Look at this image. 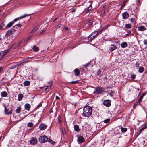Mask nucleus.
Instances as JSON below:
<instances>
[{"label": "nucleus", "instance_id": "37998d69", "mask_svg": "<svg viewBox=\"0 0 147 147\" xmlns=\"http://www.w3.org/2000/svg\"><path fill=\"white\" fill-rule=\"evenodd\" d=\"M96 36V34H95V35H92V36H90V37H90V40H92L93 39L95 38V37Z\"/></svg>", "mask_w": 147, "mask_h": 147}, {"label": "nucleus", "instance_id": "f8f14e48", "mask_svg": "<svg viewBox=\"0 0 147 147\" xmlns=\"http://www.w3.org/2000/svg\"><path fill=\"white\" fill-rule=\"evenodd\" d=\"M47 127V126L45 124L42 123L40 125L39 128L40 130H44Z\"/></svg>", "mask_w": 147, "mask_h": 147}, {"label": "nucleus", "instance_id": "ddd939ff", "mask_svg": "<svg viewBox=\"0 0 147 147\" xmlns=\"http://www.w3.org/2000/svg\"><path fill=\"white\" fill-rule=\"evenodd\" d=\"M117 49V47L113 44H112L110 47L109 50L111 52L113 51L114 50Z\"/></svg>", "mask_w": 147, "mask_h": 147}, {"label": "nucleus", "instance_id": "49530a36", "mask_svg": "<svg viewBox=\"0 0 147 147\" xmlns=\"http://www.w3.org/2000/svg\"><path fill=\"white\" fill-rule=\"evenodd\" d=\"M32 37V36H29L25 40V41L26 42L28 40H30Z\"/></svg>", "mask_w": 147, "mask_h": 147}, {"label": "nucleus", "instance_id": "603ef678", "mask_svg": "<svg viewBox=\"0 0 147 147\" xmlns=\"http://www.w3.org/2000/svg\"><path fill=\"white\" fill-rule=\"evenodd\" d=\"M38 29V28L35 27L32 30L31 32H35L36 30H37Z\"/></svg>", "mask_w": 147, "mask_h": 147}, {"label": "nucleus", "instance_id": "9b49d317", "mask_svg": "<svg viewBox=\"0 0 147 147\" xmlns=\"http://www.w3.org/2000/svg\"><path fill=\"white\" fill-rule=\"evenodd\" d=\"M138 30L139 31H143L146 30V28L144 26H140L138 27Z\"/></svg>", "mask_w": 147, "mask_h": 147}, {"label": "nucleus", "instance_id": "a19ab883", "mask_svg": "<svg viewBox=\"0 0 147 147\" xmlns=\"http://www.w3.org/2000/svg\"><path fill=\"white\" fill-rule=\"evenodd\" d=\"M5 26L4 22L3 21L1 24L0 25V29H2L3 28V27Z\"/></svg>", "mask_w": 147, "mask_h": 147}, {"label": "nucleus", "instance_id": "58836bf2", "mask_svg": "<svg viewBox=\"0 0 147 147\" xmlns=\"http://www.w3.org/2000/svg\"><path fill=\"white\" fill-rule=\"evenodd\" d=\"M145 128H144V127L142 128L141 129H140L139 130L138 134V135H139L142 132V131H143L144 129H145Z\"/></svg>", "mask_w": 147, "mask_h": 147}, {"label": "nucleus", "instance_id": "052dcab7", "mask_svg": "<svg viewBox=\"0 0 147 147\" xmlns=\"http://www.w3.org/2000/svg\"><path fill=\"white\" fill-rule=\"evenodd\" d=\"M130 30H128L127 31V33L126 34V35H128L129 34H130L131 33Z\"/></svg>", "mask_w": 147, "mask_h": 147}, {"label": "nucleus", "instance_id": "e433bc0d", "mask_svg": "<svg viewBox=\"0 0 147 147\" xmlns=\"http://www.w3.org/2000/svg\"><path fill=\"white\" fill-rule=\"evenodd\" d=\"M125 27L128 29L130 28L131 27V25L129 24H126L125 25Z\"/></svg>", "mask_w": 147, "mask_h": 147}, {"label": "nucleus", "instance_id": "a878e982", "mask_svg": "<svg viewBox=\"0 0 147 147\" xmlns=\"http://www.w3.org/2000/svg\"><path fill=\"white\" fill-rule=\"evenodd\" d=\"M101 26L100 24L98 23H96L95 24V27L97 30L99 29Z\"/></svg>", "mask_w": 147, "mask_h": 147}, {"label": "nucleus", "instance_id": "20e7f679", "mask_svg": "<svg viewBox=\"0 0 147 147\" xmlns=\"http://www.w3.org/2000/svg\"><path fill=\"white\" fill-rule=\"evenodd\" d=\"M111 100L109 99L105 100L103 104L105 106L109 107L111 105Z\"/></svg>", "mask_w": 147, "mask_h": 147}, {"label": "nucleus", "instance_id": "7c9ffc66", "mask_svg": "<svg viewBox=\"0 0 147 147\" xmlns=\"http://www.w3.org/2000/svg\"><path fill=\"white\" fill-rule=\"evenodd\" d=\"M61 131L63 135H65L66 134V132L64 128H62L61 129Z\"/></svg>", "mask_w": 147, "mask_h": 147}, {"label": "nucleus", "instance_id": "13d9d810", "mask_svg": "<svg viewBox=\"0 0 147 147\" xmlns=\"http://www.w3.org/2000/svg\"><path fill=\"white\" fill-rule=\"evenodd\" d=\"M22 26V24H17L16 25H15L14 26V27H16L17 26H18V27H21Z\"/></svg>", "mask_w": 147, "mask_h": 147}, {"label": "nucleus", "instance_id": "f257e3e1", "mask_svg": "<svg viewBox=\"0 0 147 147\" xmlns=\"http://www.w3.org/2000/svg\"><path fill=\"white\" fill-rule=\"evenodd\" d=\"M92 110L91 107L86 106L84 107L83 109L82 115L85 117H88L92 114Z\"/></svg>", "mask_w": 147, "mask_h": 147}, {"label": "nucleus", "instance_id": "1a4fd4ad", "mask_svg": "<svg viewBox=\"0 0 147 147\" xmlns=\"http://www.w3.org/2000/svg\"><path fill=\"white\" fill-rule=\"evenodd\" d=\"M37 142V139L36 137H32L30 141V144L31 145H34Z\"/></svg>", "mask_w": 147, "mask_h": 147}, {"label": "nucleus", "instance_id": "79ce46f5", "mask_svg": "<svg viewBox=\"0 0 147 147\" xmlns=\"http://www.w3.org/2000/svg\"><path fill=\"white\" fill-rule=\"evenodd\" d=\"M28 16V15H27V14H25L22 16H20V17L19 18H20V19H22L23 18H25V17L27 16Z\"/></svg>", "mask_w": 147, "mask_h": 147}, {"label": "nucleus", "instance_id": "6e6552de", "mask_svg": "<svg viewBox=\"0 0 147 147\" xmlns=\"http://www.w3.org/2000/svg\"><path fill=\"white\" fill-rule=\"evenodd\" d=\"M10 51V49H7L1 51L0 53V55L2 57H3L6 54Z\"/></svg>", "mask_w": 147, "mask_h": 147}, {"label": "nucleus", "instance_id": "2f4dec72", "mask_svg": "<svg viewBox=\"0 0 147 147\" xmlns=\"http://www.w3.org/2000/svg\"><path fill=\"white\" fill-rule=\"evenodd\" d=\"M145 94H146V93H143L142 94V96H141L139 98V99L138 100V102H140L141 101V100H142V99L144 96L145 95Z\"/></svg>", "mask_w": 147, "mask_h": 147}, {"label": "nucleus", "instance_id": "a211bd4d", "mask_svg": "<svg viewBox=\"0 0 147 147\" xmlns=\"http://www.w3.org/2000/svg\"><path fill=\"white\" fill-rule=\"evenodd\" d=\"M30 105L28 103L25 104L24 105L25 109L28 111L30 109Z\"/></svg>", "mask_w": 147, "mask_h": 147}, {"label": "nucleus", "instance_id": "a18cd8bd", "mask_svg": "<svg viewBox=\"0 0 147 147\" xmlns=\"http://www.w3.org/2000/svg\"><path fill=\"white\" fill-rule=\"evenodd\" d=\"M95 32H97V33L96 34V35H98V34L99 33H100L101 32L100 31V30H98V31H94L92 33V34H94V33H95Z\"/></svg>", "mask_w": 147, "mask_h": 147}, {"label": "nucleus", "instance_id": "0e129e2a", "mask_svg": "<svg viewBox=\"0 0 147 147\" xmlns=\"http://www.w3.org/2000/svg\"><path fill=\"white\" fill-rule=\"evenodd\" d=\"M109 26V25L103 27V28L105 30V29H106Z\"/></svg>", "mask_w": 147, "mask_h": 147}, {"label": "nucleus", "instance_id": "e2e57ef3", "mask_svg": "<svg viewBox=\"0 0 147 147\" xmlns=\"http://www.w3.org/2000/svg\"><path fill=\"white\" fill-rule=\"evenodd\" d=\"M55 98L56 100H59L60 99L59 97L58 96H56L55 97Z\"/></svg>", "mask_w": 147, "mask_h": 147}, {"label": "nucleus", "instance_id": "bf43d9fd", "mask_svg": "<svg viewBox=\"0 0 147 147\" xmlns=\"http://www.w3.org/2000/svg\"><path fill=\"white\" fill-rule=\"evenodd\" d=\"M144 43L145 45H147V40H144Z\"/></svg>", "mask_w": 147, "mask_h": 147}, {"label": "nucleus", "instance_id": "69168bd1", "mask_svg": "<svg viewBox=\"0 0 147 147\" xmlns=\"http://www.w3.org/2000/svg\"><path fill=\"white\" fill-rule=\"evenodd\" d=\"M3 70V68L1 67H0V74L1 72V71Z\"/></svg>", "mask_w": 147, "mask_h": 147}, {"label": "nucleus", "instance_id": "ea45409f", "mask_svg": "<svg viewBox=\"0 0 147 147\" xmlns=\"http://www.w3.org/2000/svg\"><path fill=\"white\" fill-rule=\"evenodd\" d=\"M33 123L32 122H30L28 124L27 126L28 127H33Z\"/></svg>", "mask_w": 147, "mask_h": 147}, {"label": "nucleus", "instance_id": "423d86ee", "mask_svg": "<svg viewBox=\"0 0 147 147\" xmlns=\"http://www.w3.org/2000/svg\"><path fill=\"white\" fill-rule=\"evenodd\" d=\"M20 65L19 62L13 63H12V64L10 67L9 69H13Z\"/></svg>", "mask_w": 147, "mask_h": 147}, {"label": "nucleus", "instance_id": "de8ad7c7", "mask_svg": "<svg viewBox=\"0 0 147 147\" xmlns=\"http://www.w3.org/2000/svg\"><path fill=\"white\" fill-rule=\"evenodd\" d=\"M45 30H43L41 32H40V35H42L43 34H45Z\"/></svg>", "mask_w": 147, "mask_h": 147}, {"label": "nucleus", "instance_id": "412c9836", "mask_svg": "<svg viewBox=\"0 0 147 147\" xmlns=\"http://www.w3.org/2000/svg\"><path fill=\"white\" fill-rule=\"evenodd\" d=\"M24 97L23 95L22 94H20L18 95V99L19 101H21L23 98Z\"/></svg>", "mask_w": 147, "mask_h": 147}, {"label": "nucleus", "instance_id": "c756f323", "mask_svg": "<svg viewBox=\"0 0 147 147\" xmlns=\"http://www.w3.org/2000/svg\"><path fill=\"white\" fill-rule=\"evenodd\" d=\"M21 107H19L15 111L16 113H18V114L20 113L21 111Z\"/></svg>", "mask_w": 147, "mask_h": 147}, {"label": "nucleus", "instance_id": "5fc2aeb1", "mask_svg": "<svg viewBox=\"0 0 147 147\" xmlns=\"http://www.w3.org/2000/svg\"><path fill=\"white\" fill-rule=\"evenodd\" d=\"M78 82V80H77L76 81H71L70 82V83L73 84H76Z\"/></svg>", "mask_w": 147, "mask_h": 147}, {"label": "nucleus", "instance_id": "c03bdc74", "mask_svg": "<svg viewBox=\"0 0 147 147\" xmlns=\"http://www.w3.org/2000/svg\"><path fill=\"white\" fill-rule=\"evenodd\" d=\"M110 121V119H107L103 121L104 123H108Z\"/></svg>", "mask_w": 147, "mask_h": 147}, {"label": "nucleus", "instance_id": "8fccbe9b", "mask_svg": "<svg viewBox=\"0 0 147 147\" xmlns=\"http://www.w3.org/2000/svg\"><path fill=\"white\" fill-rule=\"evenodd\" d=\"M42 102H41L40 103V104L38 105V106H37L36 108L37 109L38 108L40 107H41L42 105Z\"/></svg>", "mask_w": 147, "mask_h": 147}, {"label": "nucleus", "instance_id": "cd10ccee", "mask_svg": "<svg viewBox=\"0 0 147 147\" xmlns=\"http://www.w3.org/2000/svg\"><path fill=\"white\" fill-rule=\"evenodd\" d=\"M14 24V22L12 21L8 23L6 26V27L10 28Z\"/></svg>", "mask_w": 147, "mask_h": 147}, {"label": "nucleus", "instance_id": "5701e85b", "mask_svg": "<svg viewBox=\"0 0 147 147\" xmlns=\"http://www.w3.org/2000/svg\"><path fill=\"white\" fill-rule=\"evenodd\" d=\"M8 94L7 92L6 91H3L1 93V95L3 97H6L7 96Z\"/></svg>", "mask_w": 147, "mask_h": 147}, {"label": "nucleus", "instance_id": "b1692460", "mask_svg": "<svg viewBox=\"0 0 147 147\" xmlns=\"http://www.w3.org/2000/svg\"><path fill=\"white\" fill-rule=\"evenodd\" d=\"M115 93V91L111 90L109 94L111 97H113L114 96Z\"/></svg>", "mask_w": 147, "mask_h": 147}, {"label": "nucleus", "instance_id": "4d7b16f0", "mask_svg": "<svg viewBox=\"0 0 147 147\" xmlns=\"http://www.w3.org/2000/svg\"><path fill=\"white\" fill-rule=\"evenodd\" d=\"M30 117H31L32 118H34L35 117V115L34 114L33 115H30Z\"/></svg>", "mask_w": 147, "mask_h": 147}, {"label": "nucleus", "instance_id": "338daca9", "mask_svg": "<svg viewBox=\"0 0 147 147\" xmlns=\"http://www.w3.org/2000/svg\"><path fill=\"white\" fill-rule=\"evenodd\" d=\"M76 11V9H73L71 11V12H75Z\"/></svg>", "mask_w": 147, "mask_h": 147}, {"label": "nucleus", "instance_id": "39448f33", "mask_svg": "<svg viewBox=\"0 0 147 147\" xmlns=\"http://www.w3.org/2000/svg\"><path fill=\"white\" fill-rule=\"evenodd\" d=\"M92 24L93 23L92 21L91 20H89L88 22L87 23L85 24V26H87L86 28V30H87L89 29L90 28L92 27Z\"/></svg>", "mask_w": 147, "mask_h": 147}, {"label": "nucleus", "instance_id": "7ed1b4c3", "mask_svg": "<svg viewBox=\"0 0 147 147\" xmlns=\"http://www.w3.org/2000/svg\"><path fill=\"white\" fill-rule=\"evenodd\" d=\"M48 140L47 137L45 135L40 136L39 138V140L41 143H44Z\"/></svg>", "mask_w": 147, "mask_h": 147}, {"label": "nucleus", "instance_id": "f03ea898", "mask_svg": "<svg viewBox=\"0 0 147 147\" xmlns=\"http://www.w3.org/2000/svg\"><path fill=\"white\" fill-rule=\"evenodd\" d=\"M93 88H94V90L93 93L96 95L99 94L103 95L104 93H106V91L105 90L106 89L105 88L100 86H98Z\"/></svg>", "mask_w": 147, "mask_h": 147}, {"label": "nucleus", "instance_id": "6ab92c4d", "mask_svg": "<svg viewBox=\"0 0 147 147\" xmlns=\"http://www.w3.org/2000/svg\"><path fill=\"white\" fill-rule=\"evenodd\" d=\"M121 47L123 48H125L128 46V44L126 42H123L121 44Z\"/></svg>", "mask_w": 147, "mask_h": 147}, {"label": "nucleus", "instance_id": "c85d7f7f", "mask_svg": "<svg viewBox=\"0 0 147 147\" xmlns=\"http://www.w3.org/2000/svg\"><path fill=\"white\" fill-rule=\"evenodd\" d=\"M13 29H11L10 30H8L6 33V35L8 36L10 34H12V31H13Z\"/></svg>", "mask_w": 147, "mask_h": 147}, {"label": "nucleus", "instance_id": "09e8293b", "mask_svg": "<svg viewBox=\"0 0 147 147\" xmlns=\"http://www.w3.org/2000/svg\"><path fill=\"white\" fill-rule=\"evenodd\" d=\"M20 19V18L19 17L17 18H16L15 19H14L13 20V21H13V22H14V23L15 22H16L18 21Z\"/></svg>", "mask_w": 147, "mask_h": 147}, {"label": "nucleus", "instance_id": "9d476101", "mask_svg": "<svg viewBox=\"0 0 147 147\" xmlns=\"http://www.w3.org/2000/svg\"><path fill=\"white\" fill-rule=\"evenodd\" d=\"M77 140L79 143H82L84 142L85 140L83 137L80 136L78 137Z\"/></svg>", "mask_w": 147, "mask_h": 147}, {"label": "nucleus", "instance_id": "f704fd0d", "mask_svg": "<svg viewBox=\"0 0 147 147\" xmlns=\"http://www.w3.org/2000/svg\"><path fill=\"white\" fill-rule=\"evenodd\" d=\"M26 61H27V60H26V59H23V60H22L20 61H19V62L20 65L21 64H23L24 63L26 62Z\"/></svg>", "mask_w": 147, "mask_h": 147}, {"label": "nucleus", "instance_id": "4c0bfd02", "mask_svg": "<svg viewBox=\"0 0 147 147\" xmlns=\"http://www.w3.org/2000/svg\"><path fill=\"white\" fill-rule=\"evenodd\" d=\"M91 65L90 62H88L86 64L84 65V66L85 68H86L88 67L90 65Z\"/></svg>", "mask_w": 147, "mask_h": 147}, {"label": "nucleus", "instance_id": "0eeeda50", "mask_svg": "<svg viewBox=\"0 0 147 147\" xmlns=\"http://www.w3.org/2000/svg\"><path fill=\"white\" fill-rule=\"evenodd\" d=\"M4 112L7 115H9L11 114L12 113V109H11L10 111H9V109H8L6 107L5 105H4Z\"/></svg>", "mask_w": 147, "mask_h": 147}, {"label": "nucleus", "instance_id": "473e14b6", "mask_svg": "<svg viewBox=\"0 0 147 147\" xmlns=\"http://www.w3.org/2000/svg\"><path fill=\"white\" fill-rule=\"evenodd\" d=\"M144 70V68L143 67H140L139 68L138 71L140 73H142Z\"/></svg>", "mask_w": 147, "mask_h": 147}, {"label": "nucleus", "instance_id": "2eb2a0df", "mask_svg": "<svg viewBox=\"0 0 147 147\" xmlns=\"http://www.w3.org/2000/svg\"><path fill=\"white\" fill-rule=\"evenodd\" d=\"M92 9V5H90L87 8V9H86V10L85 11V13H89L90 11Z\"/></svg>", "mask_w": 147, "mask_h": 147}, {"label": "nucleus", "instance_id": "393cba45", "mask_svg": "<svg viewBox=\"0 0 147 147\" xmlns=\"http://www.w3.org/2000/svg\"><path fill=\"white\" fill-rule=\"evenodd\" d=\"M120 129L121 131L123 133H125L127 130V128H123L122 126L120 127Z\"/></svg>", "mask_w": 147, "mask_h": 147}, {"label": "nucleus", "instance_id": "4468645a", "mask_svg": "<svg viewBox=\"0 0 147 147\" xmlns=\"http://www.w3.org/2000/svg\"><path fill=\"white\" fill-rule=\"evenodd\" d=\"M122 16L123 18L124 19H127L129 16L128 13L127 12H125L122 14Z\"/></svg>", "mask_w": 147, "mask_h": 147}, {"label": "nucleus", "instance_id": "aec40b11", "mask_svg": "<svg viewBox=\"0 0 147 147\" xmlns=\"http://www.w3.org/2000/svg\"><path fill=\"white\" fill-rule=\"evenodd\" d=\"M74 71V72L75 75L76 76H78L80 74L79 70L78 68L76 69Z\"/></svg>", "mask_w": 147, "mask_h": 147}, {"label": "nucleus", "instance_id": "774afa93", "mask_svg": "<svg viewBox=\"0 0 147 147\" xmlns=\"http://www.w3.org/2000/svg\"><path fill=\"white\" fill-rule=\"evenodd\" d=\"M144 127L145 129L147 128V123L144 125Z\"/></svg>", "mask_w": 147, "mask_h": 147}, {"label": "nucleus", "instance_id": "680f3d73", "mask_svg": "<svg viewBox=\"0 0 147 147\" xmlns=\"http://www.w3.org/2000/svg\"><path fill=\"white\" fill-rule=\"evenodd\" d=\"M97 73H98V75H100V74L101 73V71H100V70H98V71Z\"/></svg>", "mask_w": 147, "mask_h": 147}, {"label": "nucleus", "instance_id": "f3484780", "mask_svg": "<svg viewBox=\"0 0 147 147\" xmlns=\"http://www.w3.org/2000/svg\"><path fill=\"white\" fill-rule=\"evenodd\" d=\"M52 85V83H51V84L50 85L47 86V88L45 89V92H47L50 90L51 87Z\"/></svg>", "mask_w": 147, "mask_h": 147}, {"label": "nucleus", "instance_id": "864d4df0", "mask_svg": "<svg viewBox=\"0 0 147 147\" xmlns=\"http://www.w3.org/2000/svg\"><path fill=\"white\" fill-rule=\"evenodd\" d=\"M106 89V90H107L106 91L107 92V93L109 94V93L110 92V90H111L110 89H109V87L108 88H105Z\"/></svg>", "mask_w": 147, "mask_h": 147}, {"label": "nucleus", "instance_id": "6e6d98bb", "mask_svg": "<svg viewBox=\"0 0 147 147\" xmlns=\"http://www.w3.org/2000/svg\"><path fill=\"white\" fill-rule=\"evenodd\" d=\"M127 0H124L123 1V3L122 4V5H124V6H125V3H126V2H127Z\"/></svg>", "mask_w": 147, "mask_h": 147}, {"label": "nucleus", "instance_id": "3c124183", "mask_svg": "<svg viewBox=\"0 0 147 147\" xmlns=\"http://www.w3.org/2000/svg\"><path fill=\"white\" fill-rule=\"evenodd\" d=\"M131 78L132 79H134L136 77V75L135 74H133L131 75Z\"/></svg>", "mask_w": 147, "mask_h": 147}, {"label": "nucleus", "instance_id": "c9c22d12", "mask_svg": "<svg viewBox=\"0 0 147 147\" xmlns=\"http://www.w3.org/2000/svg\"><path fill=\"white\" fill-rule=\"evenodd\" d=\"M48 142L51 143L52 144L54 145L55 142L53 141L51 139H48V140H47Z\"/></svg>", "mask_w": 147, "mask_h": 147}, {"label": "nucleus", "instance_id": "4be33fe9", "mask_svg": "<svg viewBox=\"0 0 147 147\" xmlns=\"http://www.w3.org/2000/svg\"><path fill=\"white\" fill-rule=\"evenodd\" d=\"M30 82L29 81H25L24 83L23 84L25 86H28L30 85Z\"/></svg>", "mask_w": 147, "mask_h": 147}, {"label": "nucleus", "instance_id": "72a5a7b5", "mask_svg": "<svg viewBox=\"0 0 147 147\" xmlns=\"http://www.w3.org/2000/svg\"><path fill=\"white\" fill-rule=\"evenodd\" d=\"M58 121L60 125H61V124L62 121L61 117L60 116H59L58 117Z\"/></svg>", "mask_w": 147, "mask_h": 147}, {"label": "nucleus", "instance_id": "bb28decb", "mask_svg": "<svg viewBox=\"0 0 147 147\" xmlns=\"http://www.w3.org/2000/svg\"><path fill=\"white\" fill-rule=\"evenodd\" d=\"M33 49L34 51L37 52L39 50V49L38 47L36 46H34L33 47Z\"/></svg>", "mask_w": 147, "mask_h": 147}, {"label": "nucleus", "instance_id": "dca6fc26", "mask_svg": "<svg viewBox=\"0 0 147 147\" xmlns=\"http://www.w3.org/2000/svg\"><path fill=\"white\" fill-rule=\"evenodd\" d=\"M74 130L77 132L79 131L80 129L79 125H75L74 126Z\"/></svg>", "mask_w": 147, "mask_h": 147}]
</instances>
